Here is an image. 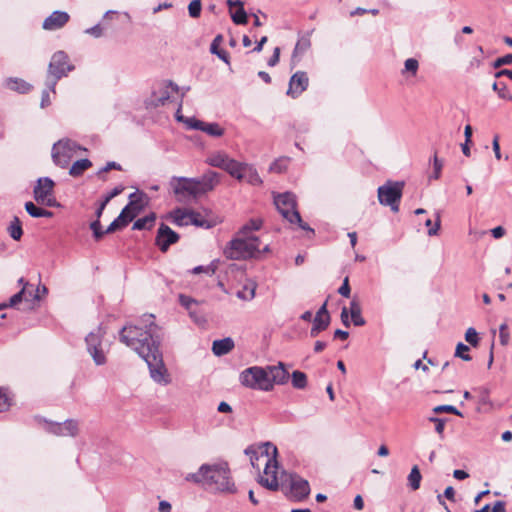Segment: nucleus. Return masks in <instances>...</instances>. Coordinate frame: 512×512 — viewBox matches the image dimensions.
Masks as SVG:
<instances>
[{"label":"nucleus","mask_w":512,"mask_h":512,"mask_svg":"<svg viewBox=\"0 0 512 512\" xmlns=\"http://www.w3.org/2000/svg\"><path fill=\"white\" fill-rule=\"evenodd\" d=\"M154 319L153 314H144L137 324L125 325L119 339L145 360L156 383L167 385L171 380L160 351L161 331Z\"/></svg>","instance_id":"f257e3e1"},{"label":"nucleus","mask_w":512,"mask_h":512,"mask_svg":"<svg viewBox=\"0 0 512 512\" xmlns=\"http://www.w3.org/2000/svg\"><path fill=\"white\" fill-rule=\"evenodd\" d=\"M219 181L217 172L208 171L200 178L173 177L170 186L179 202H187L212 191Z\"/></svg>","instance_id":"f03ea898"},{"label":"nucleus","mask_w":512,"mask_h":512,"mask_svg":"<svg viewBox=\"0 0 512 512\" xmlns=\"http://www.w3.org/2000/svg\"><path fill=\"white\" fill-rule=\"evenodd\" d=\"M185 480L202 484L217 491L234 492V484L230 479V471L226 463L203 464L196 473H189Z\"/></svg>","instance_id":"7ed1b4c3"},{"label":"nucleus","mask_w":512,"mask_h":512,"mask_svg":"<svg viewBox=\"0 0 512 512\" xmlns=\"http://www.w3.org/2000/svg\"><path fill=\"white\" fill-rule=\"evenodd\" d=\"M262 451L260 455H257L256 452L251 451L250 449H246V454H251L250 460L253 467H256V461L264 460L265 468L264 475L259 476L258 482L265 488L276 491L279 488L278 478H277V468L278 463L276 460L277 448L270 442H266L263 444Z\"/></svg>","instance_id":"20e7f679"},{"label":"nucleus","mask_w":512,"mask_h":512,"mask_svg":"<svg viewBox=\"0 0 512 512\" xmlns=\"http://www.w3.org/2000/svg\"><path fill=\"white\" fill-rule=\"evenodd\" d=\"M269 251V245H265L260 249V240L256 236L239 235L232 239L226 248L224 254L232 260H245L248 258H256L263 253Z\"/></svg>","instance_id":"39448f33"},{"label":"nucleus","mask_w":512,"mask_h":512,"mask_svg":"<svg viewBox=\"0 0 512 512\" xmlns=\"http://www.w3.org/2000/svg\"><path fill=\"white\" fill-rule=\"evenodd\" d=\"M74 70V66L69 63V57L64 51H57L52 55L48 66V75L46 85L55 93L57 82L67 76L68 72Z\"/></svg>","instance_id":"423d86ee"},{"label":"nucleus","mask_w":512,"mask_h":512,"mask_svg":"<svg viewBox=\"0 0 512 512\" xmlns=\"http://www.w3.org/2000/svg\"><path fill=\"white\" fill-rule=\"evenodd\" d=\"M240 383L250 389L260 391H271L272 384L268 371L259 366H252L244 369L239 376Z\"/></svg>","instance_id":"0eeeda50"},{"label":"nucleus","mask_w":512,"mask_h":512,"mask_svg":"<svg viewBox=\"0 0 512 512\" xmlns=\"http://www.w3.org/2000/svg\"><path fill=\"white\" fill-rule=\"evenodd\" d=\"M80 150L86 151L75 141L70 139H61L52 147V160L54 164L60 168L68 167L72 158Z\"/></svg>","instance_id":"6e6552de"},{"label":"nucleus","mask_w":512,"mask_h":512,"mask_svg":"<svg viewBox=\"0 0 512 512\" xmlns=\"http://www.w3.org/2000/svg\"><path fill=\"white\" fill-rule=\"evenodd\" d=\"M404 182L387 181L378 187V200L381 205L389 206L393 212L399 211Z\"/></svg>","instance_id":"1a4fd4ad"},{"label":"nucleus","mask_w":512,"mask_h":512,"mask_svg":"<svg viewBox=\"0 0 512 512\" xmlns=\"http://www.w3.org/2000/svg\"><path fill=\"white\" fill-rule=\"evenodd\" d=\"M105 334L106 330L99 326L96 331L90 332L85 338L87 352L98 366L104 365L107 361L102 344Z\"/></svg>","instance_id":"9d476101"},{"label":"nucleus","mask_w":512,"mask_h":512,"mask_svg":"<svg viewBox=\"0 0 512 512\" xmlns=\"http://www.w3.org/2000/svg\"><path fill=\"white\" fill-rule=\"evenodd\" d=\"M274 204L279 213L290 223L300 221L297 210L296 196L291 192H284L274 196Z\"/></svg>","instance_id":"9b49d317"},{"label":"nucleus","mask_w":512,"mask_h":512,"mask_svg":"<svg viewBox=\"0 0 512 512\" xmlns=\"http://www.w3.org/2000/svg\"><path fill=\"white\" fill-rule=\"evenodd\" d=\"M179 87L172 81L161 82L152 92L150 104L154 107L164 106L171 98L172 93H178Z\"/></svg>","instance_id":"f8f14e48"},{"label":"nucleus","mask_w":512,"mask_h":512,"mask_svg":"<svg viewBox=\"0 0 512 512\" xmlns=\"http://www.w3.org/2000/svg\"><path fill=\"white\" fill-rule=\"evenodd\" d=\"M179 238L178 233L173 231L168 225L161 223L157 231L155 244L160 251L166 252L172 244L178 242Z\"/></svg>","instance_id":"ddd939ff"},{"label":"nucleus","mask_w":512,"mask_h":512,"mask_svg":"<svg viewBox=\"0 0 512 512\" xmlns=\"http://www.w3.org/2000/svg\"><path fill=\"white\" fill-rule=\"evenodd\" d=\"M289 486L292 497L297 501H302L310 494V486L307 480L297 474H290Z\"/></svg>","instance_id":"4468645a"},{"label":"nucleus","mask_w":512,"mask_h":512,"mask_svg":"<svg viewBox=\"0 0 512 512\" xmlns=\"http://www.w3.org/2000/svg\"><path fill=\"white\" fill-rule=\"evenodd\" d=\"M308 85L309 79L306 72L297 71L290 78L287 95L297 98L308 88Z\"/></svg>","instance_id":"2eb2a0df"},{"label":"nucleus","mask_w":512,"mask_h":512,"mask_svg":"<svg viewBox=\"0 0 512 512\" xmlns=\"http://www.w3.org/2000/svg\"><path fill=\"white\" fill-rule=\"evenodd\" d=\"M48 431L57 436H76L79 431L78 422L73 419H68L63 423H51L48 426Z\"/></svg>","instance_id":"dca6fc26"},{"label":"nucleus","mask_w":512,"mask_h":512,"mask_svg":"<svg viewBox=\"0 0 512 512\" xmlns=\"http://www.w3.org/2000/svg\"><path fill=\"white\" fill-rule=\"evenodd\" d=\"M55 183L49 177H42L37 180L33 189V196L37 203L46 200L48 196H52Z\"/></svg>","instance_id":"f3484780"},{"label":"nucleus","mask_w":512,"mask_h":512,"mask_svg":"<svg viewBox=\"0 0 512 512\" xmlns=\"http://www.w3.org/2000/svg\"><path fill=\"white\" fill-rule=\"evenodd\" d=\"M144 194L140 192H134L129 195V203L122 209L128 212L125 215V219L130 223L144 208L143 203Z\"/></svg>","instance_id":"a211bd4d"},{"label":"nucleus","mask_w":512,"mask_h":512,"mask_svg":"<svg viewBox=\"0 0 512 512\" xmlns=\"http://www.w3.org/2000/svg\"><path fill=\"white\" fill-rule=\"evenodd\" d=\"M70 16L64 11H54L42 24L44 30L54 31L62 28L69 21Z\"/></svg>","instance_id":"6ab92c4d"},{"label":"nucleus","mask_w":512,"mask_h":512,"mask_svg":"<svg viewBox=\"0 0 512 512\" xmlns=\"http://www.w3.org/2000/svg\"><path fill=\"white\" fill-rule=\"evenodd\" d=\"M266 370H269L268 374L272 384V389L275 384L284 385L288 382L289 373L282 362H279L278 365L275 366H268Z\"/></svg>","instance_id":"aec40b11"},{"label":"nucleus","mask_w":512,"mask_h":512,"mask_svg":"<svg viewBox=\"0 0 512 512\" xmlns=\"http://www.w3.org/2000/svg\"><path fill=\"white\" fill-rule=\"evenodd\" d=\"M241 176V181L245 180L251 185L259 186L262 184V179L260 178L257 170L248 163H244L241 170Z\"/></svg>","instance_id":"412c9836"},{"label":"nucleus","mask_w":512,"mask_h":512,"mask_svg":"<svg viewBox=\"0 0 512 512\" xmlns=\"http://www.w3.org/2000/svg\"><path fill=\"white\" fill-rule=\"evenodd\" d=\"M234 348V341L230 337L215 340L212 344V351L216 356L228 354Z\"/></svg>","instance_id":"4be33fe9"},{"label":"nucleus","mask_w":512,"mask_h":512,"mask_svg":"<svg viewBox=\"0 0 512 512\" xmlns=\"http://www.w3.org/2000/svg\"><path fill=\"white\" fill-rule=\"evenodd\" d=\"M170 218L177 226L190 225L191 210L177 208L170 213Z\"/></svg>","instance_id":"5701e85b"},{"label":"nucleus","mask_w":512,"mask_h":512,"mask_svg":"<svg viewBox=\"0 0 512 512\" xmlns=\"http://www.w3.org/2000/svg\"><path fill=\"white\" fill-rule=\"evenodd\" d=\"M5 86L13 91L19 92V93H27L31 90L32 86L20 78H8L5 81Z\"/></svg>","instance_id":"b1692460"},{"label":"nucleus","mask_w":512,"mask_h":512,"mask_svg":"<svg viewBox=\"0 0 512 512\" xmlns=\"http://www.w3.org/2000/svg\"><path fill=\"white\" fill-rule=\"evenodd\" d=\"M311 46L310 39L307 37H302L299 39L295 45L293 55H292V64L296 65L299 61V57L305 53Z\"/></svg>","instance_id":"393cba45"},{"label":"nucleus","mask_w":512,"mask_h":512,"mask_svg":"<svg viewBox=\"0 0 512 512\" xmlns=\"http://www.w3.org/2000/svg\"><path fill=\"white\" fill-rule=\"evenodd\" d=\"M230 157L225 152H216L207 158V163L212 167L224 169Z\"/></svg>","instance_id":"a878e982"},{"label":"nucleus","mask_w":512,"mask_h":512,"mask_svg":"<svg viewBox=\"0 0 512 512\" xmlns=\"http://www.w3.org/2000/svg\"><path fill=\"white\" fill-rule=\"evenodd\" d=\"M92 166V162L85 158L75 161L70 167L69 174L72 177L81 176L85 170L89 169Z\"/></svg>","instance_id":"bb28decb"},{"label":"nucleus","mask_w":512,"mask_h":512,"mask_svg":"<svg viewBox=\"0 0 512 512\" xmlns=\"http://www.w3.org/2000/svg\"><path fill=\"white\" fill-rule=\"evenodd\" d=\"M350 314H351V318H352L353 324L355 326H363V325H365L366 321H365V319L361 315L360 303L356 299H353L350 302Z\"/></svg>","instance_id":"cd10ccee"},{"label":"nucleus","mask_w":512,"mask_h":512,"mask_svg":"<svg viewBox=\"0 0 512 512\" xmlns=\"http://www.w3.org/2000/svg\"><path fill=\"white\" fill-rule=\"evenodd\" d=\"M330 324V316L326 317H314L313 326L310 330L311 337H316L320 332L327 329Z\"/></svg>","instance_id":"c85d7f7f"},{"label":"nucleus","mask_w":512,"mask_h":512,"mask_svg":"<svg viewBox=\"0 0 512 512\" xmlns=\"http://www.w3.org/2000/svg\"><path fill=\"white\" fill-rule=\"evenodd\" d=\"M124 190V187L119 185L112 189L107 195L104 196L102 202L100 203L98 209L96 210V217L100 218L106 205L116 196L121 194Z\"/></svg>","instance_id":"c756f323"},{"label":"nucleus","mask_w":512,"mask_h":512,"mask_svg":"<svg viewBox=\"0 0 512 512\" xmlns=\"http://www.w3.org/2000/svg\"><path fill=\"white\" fill-rule=\"evenodd\" d=\"M243 165L244 163L230 158L223 170L226 171L230 176L241 181V170Z\"/></svg>","instance_id":"7c9ffc66"},{"label":"nucleus","mask_w":512,"mask_h":512,"mask_svg":"<svg viewBox=\"0 0 512 512\" xmlns=\"http://www.w3.org/2000/svg\"><path fill=\"white\" fill-rule=\"evenodd\" d=\"M478 405L479 410L488 412L493 408V404L489 397V390L487 388H479Z\"/></svg>","instance_id":"2f4dec72"},{"label":"nucleus","mask_w":512,"mask_h":512,"mask_svg":"<svg viewBox=\"0 0 512 512\" xmlns=\"http://www.w3.org/2000/svg\"><path fill=\"white\" fill-rule=\"evenodd\" d=\"M128 211L127 210H122L119 214V216L114 219L111 224L107 227V229L105 230V233L107 234H110V233H113L117 230H120L124 227H126L129 222L127 219H125V215Z\"/></svg>","instance_id":"473e14b6"},{"label":"nucleus","mask_w":512,"mask_h":512,"mask_svg":"<svg viewBox=\"0 0 512 512\" xmlns=\"http://www.w3.org/2000/svg\"><path fill=\"white\" fill-rule=\"evenodd\" d=\"M256 287L254 282H249L237 291L236 296L243 301H250L255 297Z\"/></svg>","instance_id":"72a5a7b5"},{"label":"nucleus","mask_w":512,"mask_h":512,"mask_svg":"<svg viewBox=\"0 0 512 512\" xmlns=\"http://www.w3.org/2000/svg\"><path fill=\"white\" fill-rule=\"evenodd\" d=\"M156 220V216L154 213H150L149 215H146L142 218L137 219L133 224L134 230H144V229H151L154 225V222Z\"/></svg>","instance_id":"f704fd0d"},{"label":"nucleus","mask_w":512,"mask_h":512,"mask_svg":"<svg viewBox=\"0 0 512 512\" xmlns=\"http://www.w3.org/2000/svg\"><path fill=\"white\" fill-rule=\"evenodd\" d=\"M222 41V35H217L211 43L210 51L212 54L217 55L221 60H223L226 64H229V54L225 50H218L220 43Z\"/></svg>","instance_id":"c9c22d12"},{"label":"nucleus","mask_w":512,"mask_h":512,"mask_svg":"<svg viewBox=\"0 0 512 512\" xmlns=\"http://www.w3.org/2000/svg\"><path fill=\"white\" fill-rule=\"evenodd\" d=\"M28 286L29 283H26L24 285V287L21 288V290L14 294L10 299H9V302L8 303H3L0 305V309H4V308H7V307H14L16 306L17 304H19L20 302L23 301L24 299V296H26L27 292H28Z\"/></svg>","instance_id":"e433bc0d"},{"label":"nucleus","mask_w":512,"mask_h":512,"mask_svg":"<svg viewBox=\"0 0 512 512\" xmlns=\"http://www.w3.org/2000/svg\"><path fill=\"white\" fill-rule=\"evenodd\" d=\"M9 235L12 239L18 241L23 235L21 221L18 217H14L8 227Z\"/></svg>","instance_id":"4c0bfd02"},{"label":"nucleus","mask_w":512,"mask_h":512,"mask_svg":"<svg viewBox=\"0 0 512 512\" xmlns=\"http://www.w3.org/2000/svg\"><path fill=\"white\" fill-rule=\"evenodd\" d=\"M262 221L258 219H251L247 224H245L240 230L239 235L245 236H253L252 232L257 231L261 228Z\"/></svg>","instance_id":"58836bf2"},{"label":"nucleus","mask_w":512,"mask_h":512,"mask_svg":"<svg viewBox=\"0 0 512 512\" xmlns=\"http://www.w3.org/2000/svg\"><path fill=\"white\" fill-rule=\"evenodd\" d=\"M201 131L213 137H220L224 134V129L218 123L204 122Z\"/></svg>","instance_id":"ea45409f"},{"label":"nucleus","mask_w":512,"mask_h":512,"mask_svg":"<svg viewBox=\"0 0 512 512\" xmlns=\"http://www.w3.org/2000/svg\"><path fill=\"white\" fill-rule=\"evenodd\" d=\"M422 476L420 473V470L417 466H414L410 474L408 475V484L411 487L412 490H417L420 487Z\"/></svg>","instance_id":"a19ab883"},{"label":"nucleus","mask_w":512,"mask_h":512,"mask_svg":"<svg viewBox=\"0 0 512 512\" xmlns=\"http://www.w3.org/2000/svg\"><path fill=\"white\" fill-rule=\"evenodd\" d=\"M292 385L296 389H304L307 386V376L304 372L294 371L292 373Z\"/></svg>","instance_id":"79ce46f5"},{"label":"nucleus","mask_w":512,"mask_h":512,"mask_svg":"<svg viewBox=\"0 0 512 512\" xmlns=\"http://www.w3.org/2000/svg\"><path fill=\"white\" fill-rule=\"evenodd\" d=\"M289 161V157H280L270 165L269 169L271 172L283 173L287 170Z\"/></svg>","instance_id":"37998d69"},{"label":"nucleus","mask_w":512,"mask_h":512,"mask_svg":"<svg viewBox=\"0 0 512 512\" xmlns=\"http://www.w3.org/2000/svg\"><path fill=\"white\" fill-rule=\"evenodd\" d=\"M492 89L497 92L498 96L502 99L512 101V94L507 90V86L504 82H494Z\"/></svg>","instance_id":"c03bdc74"},{"label":"nucleus","mask_w":512,"mask_h":512,"mask_svg":"<svg viewBox=\"0 0 512 512\" xmlns=\"http://www.w3.org/2000/svg\"><path fill=\"white\" fill-rule=\"evenodd\" d=\"M230 14H231L232 21L235 24H238V25H245V24H247V20H248L247 19V13L244 10L243 6H239L238 9L235 12L231 11Z\"/></svg>","instance_id":"a18cd8bd"},{"label":"nucleus","mask_w":512,"mask_h":512,"mask_svg":"<svg viewBox=\"0 0 512 512\" xmlns=\"http://www.w3.org/2000/svg\"><path fill=\"white\" fill-rule=\"evenodd\" d=\"M433 168H434V172L433 174H431L429 176V179H439L440 176H441V171H442V168H443V161L440 160L437 156V151L434 152V156H433Z\"/></svg>","instance_id":"49530a36"},{"label":"nucleus","mask_w":512,"mask_h":512,"mask_svg":"<svg viewBox=\"0 0 512 512\" xmlns=\"http://www.w3.org/2000/svg\"><path fill=\"white\" fill-rule=\"evenodd\" d=\"M11 397L9 396L8 390L0 388V412H4L11 406Z\"/></svg>","instance_id":"de8ad7c7"},{"label":"nucleus","mask_w":512,"mask_h":512,"mask_svg":"<svg viewBox=\"0 0 512 512\" xmlns=\"http://www.w3.org/2000/svg\"><path fill=\"white\" fill-rule=\"evenodd\" d=\"M190 224L195 225L197 227H204L209 228L210 225L208 224V221L204 219L200 213L195 212L191 210V218H190Z\"/></svg>","instance_id":"09e8293b"},{"label":"nucleus","mask_w":512,"mask_h":512,"mask_svg":"<svg viewBox=\"0 0 512 512\" xmlns=\"http://www.w3.org/2000/svg\"><path fill=\"white\" fill-rule=\"evenodd\" d=\"M435 414L439 413H450L462 417V413L452 405H439L433 408Z\"/></svg>","instance_id":"8fccbe9b"},{"label":"nucleus","mask_w":512,"mask_h":512,"mask_svg":"<svg viewBox=\"0 0 512 512\" xmlns=\"http://www.w3.org/2000/svg\"><path fill=\"white\" fill-rule=\"evenodd\" d=\"M430 422H433L435 424V431L437 434H439L440 438H443V433L445 429V423L446 419L438 418L435 416H431L428 418Z\"/></svg>","instance_id":"3c124183"},{"label":"nucleus","mask_w":512,"mask_h":512,"mask_svg":"<svg viewBox=\"0 0 512 512\" xmlns=\"http://www.w3.org/2000/svg\"><path fill=\"white\" fill-rule=\"evenodd\" d=\"M469 347L463 343H458L455 351V356L461 358L464 361H470L471 356L467 353Z\"/></svg>","instance_id":"603ef678"},{"label":"nucleus","mask_w":512,"mask_h":512,"mask_svg":"<svg viewBox=\"0 0 512 512\" xmlns=\"http://www.w3.org/2000/svg\"><path fill=\"white\" fill-rule=\"evenodd\" d=\"M189 15L192 18H198L201 14V0H193L188 5Z\"/></svg>","instance_id":"864d4df0"},{"label":"nucleus","mask_w":512,"mask_h":512,"mask_svg":"<svg viewBox=\"0 0 512 512\" xmlns=\"http://www.w3.org/2000/svg\"><path fill=\"white\" fill-rule=\"evenodd\" d=\"M42 209L43 208H40V207L36 206L31 201L25 203V210L27 211V213L31 217L40 218L41 217V213H42Z\"/></svg>","instance_id":"5fc2aeb1"},{"label":"nucleus","mask_w":512,"mask_h":512,"mask_svg":"<svg viewBox=\"0 0 512 512\" xmlns=\"http://www.w3.org/2000/svg\"><path fill=\"white\" fill-rule=\"evenodd\" d=\"M499 339L500 343L503 346H506L509 343L510 333L508 331V325L503 323L499 327Z\"/></svg>","instance_id":"6e6d98bb"},{"label":"nucleus","mask_w":512,"mask_h":512,"mask_svg":"<svg viewBox=\"0 0 512 512\" xmlns=\"http://www.w3.org/2000/svg\"><path fill=\"white\" fill-rule=\"evenodd\" d=\"M90 229L92 230L93 236L96 240H100L104 236V234H106L105 231L101 229V223L99 221V218H97L90 224Z\"/></svg>","instance_id":"4d7b16f0"},{"label":"nucleus","mask_w":512,"mask_h":512,"mask_svg":"<svg viewBox=\"0 0 512 512\" xmlns=\"http://www.w3.org/2000/svg\"><path fill=\"white\" fill-rule=\"evenodd\" d=\"M465 340L472 346H477L479 341L477 331L472 327L468 328L465 333Z\"/></svg>","instance_id":"13d9d810"},{"label":"nucleus","mask_w":512,"mask_h":512,"mask_svg":"<svg viewBox=\"0 0 512 512\" xmlns=\"http://www.w3.org/2000/svg\"><path fill=\"white\" fill-rule=\"evenodd\" d=\"M512 64V54H506L502 57L497 58L493 63L492 66L495 69H498L504 65Z\"/></svg>","instance_id":"bf43d9fd"},{"label":"nucleus","mask_w":512,"mask_h":512,"mask_svg":"<svg viewBox=\"0 0 512 512\" xmlns=\"http://www.w3.org/2000/svg\"><path fill=\"white\" fill-rule=\"evenodd\" d=\"M405 71L410 72L412 75H416L419 63L414 58H408L404 63Z\"/></svg>","instance_id":"052dcab7"},{"label":"nucleus","mask_w":512,"mask_h":512,"mask_svg":"<svg viewBox=\"0 0 512 512\" xmlns=\"http://www.w3.org/2000/svg\"><path fill=\"white\" fill-rule=\"evenodd\" d=\"M179 301H180V304L185 307L187 310L190 311V314L192 315V309L194 306H196V301L189 297V296H185V295H180L179 297Z\"/></svg>","instance_id":"680f3d73"},{"label":"nucleus","mask_w":512,"mask_h":512,"mask_svg":"<svg viewBox=\"0 0 512 512\" xmlns=\"http://www.w3.org/2000/svg\"><path fill=\"white\" fill-rule=\"evenodd\" d=\"M184 123L187 125L188 128L200 131L202 129V125H204L203 121L198 120L194 117H186Z\"/></svg>","instance_id":"e2e57ef3"},{"label":"nucleus","mask_w":512,"mask_h":512,"mask_svg":"<svg viewBox=\"0 0 512 512\" xmlns=\"http://www.w3.org/2000/svg\"><path fill=\"white\" fill-rule=\"evenodd\" d=\"M112 169L120 171V170H122V167L117 162H114V161L107 162V164L97 172V176L101 177V175L103 173H107Z\"/></svg>","instance_id":"0e129e2a"},{"label":"nucleus","mask_w":512,"mask_h":512,"mask_svg":"<svg viewBox=\"0 0 512 512\" xmlns=\"http://www.w3.org/2000/svg\"><path fill=\"white\" fill-rule=\"evenodd\" d=\"M41 299V295H40V288L37 287V289L35 291H32L28 288V292L26 294V296H24V301L26 302H34V301H39Z\"/></svg>","instance_id":"69168bd1"},{"label":"nucleus","mask_w":512,"mask_h":512,"mask_svg":"<svg viewBox=\"0 0 512 512\" xmlns=\"http://www.w3.org/2000/svg\"><path fill=\"white\" fill-rule=\"evenodd\" d=\"M216 269H217V266L214 265V263H212L211 265L206 266V267H204V266H197V267H195L193 269V273L194 274H199L201 272H206V273L214 274Z\"/></svg>","instance_id":"338daca9"},{"label":"nucleus","mask_w":512,"mask_h":512,"mask_svg":"<svg viewBox=\"0 0 512 512\" xmlns=\"http://www.w3.org/2000/svg\"><path fill=\"white\" fill-rule=\"evenodd\" d=\"M350 292H351V289H350V286H349L348 277H346L344 279V281H343V284L338 289V293L340 295H342L343 297H349L350 296Z\"/></svg>","instance_id":"774afa93"}]
</instances>
